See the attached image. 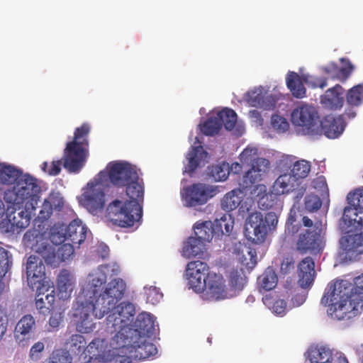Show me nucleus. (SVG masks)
<instances>
[{
  "label": "nucleus",
  "mask_w": 363,
  "mask_h": 363,
  "mask_svg": "<svg viewBox=\"0 0 363 363\" xmlns=\"http://www.w3.org/2000/svg\"><path fill=\"white\" fill-rule=\"evenodd\" d=\"M354 285L347 280H337L328 284L326 291L321 298V303L328 305V312L331 317L343 320L346 317L360 313L363 310V273L355 277Z\"/></svg>",
  "instance_id": "f257e3e1"
},
{
  "label": "nucleus",
  "mask_w": 363,
  "mask_h": 363,
  "mask_svg": "<svg viewBox=\"0 0 363 363\" xmlns=\"http://www.w3.org/2000/svg\"><path fill=\"white\" fill-rule=\"evenodd\" d=\"M111 267L109 264L100 265L90 272L86 277L85 286L77 298V306L74 310L73 320L77 330L80 333H89L95 328L91 317L92 309L89 306L91 303H94L99 294L102 293Z\"/></svg>",
  "instance_id": "f03ea898"
},
{
  "label": "nucleus",
  "mask_w": 363,
  "mask_h": 363,
  "mask_svg": "<svg viewBox=\"0 0 363 363\" xmlns=\"http://www.w3.org/2000/svg\"><path fill=\"white\" fill-rule=\"evenodd\" d=\"M90 126L83 123L75 129L72 141L67 143L63 154V166L69 172L78 173L89 155Z\"/></svg>",
  "instance_id": "7ed1b4c3"
},
{
  "label": "nucleus",
  "mask_w": 363,
  "mask_h": 363,
  "mask_svg": "<svg viewBox=\"0 0 363 363\" xmlns=\"http://www.w3.org/2000/svg\"><path fill=\"white\" fill-rule=\"evenodd\" d=\"M142 214V206L137 201L115 199L108 205L105 218L114 225L129 228L141 219Z\"/></svg>",
  "instance_id": "20e7f679"
},
{
  "label": "nucleus",
  "mask_w": 363,
  "mask_h": 363,
  "mask_svg": "<svg viewBox=\"0 0 363 363\" xmlns=\"http://www.w3.org/2000/svg\"><path fill=\"white\" fill-rule=\"evenodd\" d=\"M126 284L121 278H114L106 286L102 293L95 298L94 303H91L89 308L92 309L91 315L101 319L108 314L111 308L121 301L125 292Z\"/></svg>",
  "instance_id": "39448f33"
},
{
  "label": "nucleus",
  "mask_w": 363,
  "mask_h": 363,
  "mask_svg": "<svg viewBox=\"0 0 363 363\" xmlns=\"http://www.w3.org/2000/svg\"><path fill=\"white\" fill-rule=\"evenodd\" d=\"M40 191L37 179L29 174H22L13 187L4 192V199L9 204L21 206L26 201H35Z\"/></svg>",
  "instance_id": "423d86ee"
},
{
  "label": "nucleus",
  "mask_w": 363,
  "mask_h": 363,
  "mask_svg": "<svg viewBox=\"0 0 363 363\" xmlns=\"http://www.w3.org/2000/svg\"><path fill=\"white\" fill-rule=\"evenodd\" d=\"M106 318V331L111 334L115 333L114 338L124 336V333L130 330V326L135 315V306L129 302H122L115 305L108 312Z\"/></svg>",
  "instance_id": "0eeeda50"
},
{
  "label": "nucleus",
  "mask_w": 363,
  "mask_h": 363,
  "mask_svg": "<svg viewBox=\"0 0 363 363\" xmlns=\"http://www.w3.org/2000/svg\"><path fill=\"white\" fill-rule=\"evenodd\" d=\"M277 223L278 216L274 212H268L264 217L259 212L251 213L246 226L248 240L256 244L263 243L268 233L275 230Z\"/></svg>",
  "instance_id": "6e6552de"
},
{
  "label": "nucleus",
  "mask_w": 363,
  "mask_h": 363,
  "mask_svg": "<svg viewBox=\"0 0 363 363\" xmlns=\"http://www.w3.org/2000/svg\"><path fill=\"white\" fill-rule=\"evenodd\" d=\"M37 243L32 244L30 247L33 251L42 256V258L37 255H30L26 263L27 281L30 288L35 291V287L45 284H50L49 281L45 280V267L43 259L46 260V252L51 249V247L45 242L40 246Z\"/></svg>",
  "instance_id": "1a4fd4ad"
},
{
  "label": "nucleus",
  "mask_w": 363,
  "mask_h": 363,
  "mask_svg": "<svg viewBox=\"0 0 363 363\" xmlns=\"http://www.w3.org/2000/svg\"><path fill=\"white\" fill-rule=\"evenodd\" d=\"M291 121L304 135H318L320 116L316 108L311 105H298L291 113Z\"/></svg>",
  "instance_id": "9d476101"
},
{
  "label": "nucleus",
  "mask_w": 363,
  "mask_h": 363,
  "mask_svg": "<svg viewBox=\"0 0 363 363\" xmlns=\"http://www.w3.org/2000/svg\"><path fill=\"white\" fill-rule=\"evenodd\" d=\"M136 167L128 162L113 161L106 166V169L99 174V179L108 178L110 183L117 188H124L125 184L136 177Z\"/></svg>",
  "instance_id": "9b49d317"
},
{
  "label": "nucleus",
  "mask_w": 363,
  "mask_h": 363,
  "mask_svg": "<svg viewBox=\"0 0 363 363\" xmlns=\"http://www.w3.org/2000/svg\"><path fill=\"white\" fill-rule=\"evenodd\" d=\"M128 337L124 340V344L118 345V349L124 355H120L119 358L121 363H123L122 359L127 363H130V360L125 358L124 356H128L129 358H134L138 359H145L152 356H155L157 353V349L156 346L147 341L145 336L138 335L136 340L133 341L132 344H126Z\"/></svg>",
  "instance_id": "f8f14e48"
},
{
  "label": "nucleus",
  "mask_w": 363,
  "mask_h": 363,
  "mask_svg": "<svg viewBox=\"0 0 363 363\" xmlns=\"http://www.w3.org/2000/svg\"><path fill=\"white\" fill-rule=\"evenodd\" d=\"M217 194L216 188L203 183H196L184 187L180 194L186 207L204 205Z\"/></svg>",
  "instance_id": "ddd939ff"
},
{
  "label": "nucleus",
  "mask_w": 363,
  "mask_h": 363,
  "mask_svg": "<svg viewBox=\"0 0 363 363\" xmlns=\"http://www.w3.org/2000/svg\"><path fill=\"white\" fill-rule=\"evenodd\" d=\"M237 118L234 110L224 108L216 116L209 117L201 125V130L204 135L210 136L218 133L223 125L226 130H231L236 124Z\"/></svg>",
  "instance_id": "4468645a"
},
{
  "label": "nucleus",
  "mask_w": 363,
  "mask_h": 363,
  "mask_svg": "<svg viewBox=\"0 0 363 363\" xmlns=\"http://www.w3.org/2000/svg\"><path fill=\"white\" fill-rule=\"evenodd\" d=\"M349 206L344 209L342 221L347 226L363 227V190L357 189L347 196Z\"/></svg>",
  "instance_id": "2eb2a0df"
},
{
  "label": "nucleus",
  "mask_w": 363,
  "mask_h": 363,
  "mask_svg": "<svg viewBox=\"0 0 363 363\" xmlns=\"http://www.w3.org/2000/svg\"><path fill=\"white\" fill-rule=\"evenodd\" d=\"M209 267L200 260L191 261L186 266L188 286L196 293H201L206 286Z\"/></svg>",
  "instance_id": "dca6fc26"
},
{
  "label": "nucleus",
  "mask_w": 363,
  "mask_h": 363,
  "mask_svg": "<svg viewBox=\"0 0 363 363\" xmlns=\"http://www.w3.org/2000/svg\"><path fill=\"white\" fill-rule=\"evenodd\" d=\"M321 226V222L315 223L313 230L307 229L299 235L296 244V249L299 253L304 255L318 247Z\"/></svg>",
  "instance_id": "f3484780"
},
{
  "label": "nucleus",
  "mask_w": 363,
  "mask_h": 363,
  "mask_svg": "<svg viewBox=\"0 0 363 363\" xmlns=\"http://www.w3.org/2000/svg\"><path fill=\"white\" fill-rule=\"evenodd\" d=\"M81 204L93 215H96L104 207L105 194L100 187L92 186L82 194Z\"/></svg>",
  "instance_id": "a211bd4d"
},
{
  "label": "nucleus",
  "mask_w": 363,
  "mask_h": 363,
  "mask_svg": "<svg viewBox=\"0 0 363 363\" xmlns=\"http://www.w3.org/2000/svg\"><path fill=\"white\" fill-rule=\"evenodd\" d=\"M35 307L38 312L47 315L53 310L55 301V289L51 284H45L35 287Z\"/></svg>",
  "instance_id": "6ab92c4d"
},
{
  "label": "nucleus",
  "mask_w": 363,
  "mask_h": 363,
  "mask_svg": "<svg viewBox=\"0 0 363 363\" xmlns=\"http://www.w3.org/2000/svg\"><path fill=\"white\" fill-rule=\"evenodd\" d=\"M318 126L319 128L318 135L324 134L327 138L334 139L342 133L346 124L342 116L335 117L328 115L322 120L320 119Z\"/></svg>",
  "instance_id": "aec40b11"
},
{
  "label": "nucleus",
  "mask_w": 363,
  "mask_h": 363,
  "mask_svg": "<svg viewBox=\"0 0 363 363\" xmlns=\"http://www.w3.org/2000/svg\"><path fill=\"white\" fill-rule=\"evenodd\" d=\"M270 162L267 159L258 157L251 163V168L243 176L242 186L247 189L262 180V176L269 169Z\"/></svg>",
  "instance_id": "412c9836"
},
{
  "label": "nucleus",
  "mask_w": 363,
  "mask_h": 363,
  "mask_svg": "<svg viewBox=\"0 0 363 363\" xmlns=\"http://www.w3.org/2000/svg\"><path fill=\"white\" fill-rule=\"evenodd\" d=\"M35 329V320L34 318L30 314L23 315L18 321L13 331L16 342L19 346L24 347L27 345Z\"/></svg>",
  "instance_id": "4be33fe9"
},
{
  "label": "nucleus",
  "mask_w": 363,
  "mask_h": 363,
  "mask_svg": "<svg viewBox=\"0 0 363 363\" xmlns=\"http://www.w3.org/2000/svg\"><path fill=\"white\" fill-rule=\"evenodd\" d=\"M206 286L204 289L208 298L213 300L225 299L228 297L227 287L225 280L220 274H208Z\"/></svg>",
  "instance_id": "5701e85b"
},
{
  "label": "nucleus",
  "mask_w": 363,
  "mask_h": 363,
  "mask_svg": "<svg viewBox=\"0 0 363 363\" xmlns=\"http://www.w3.org/2000/svg\"><path fill=\"white\" fill-rule=\"evenodd\" d=\"M340 245L346 257L351 258L354 255L363 254V233H353L348 231L340 238Z\"/></svg>",
  "instance_id": "b1692460"
},
{
  "label": "nucleus",
  "mask_w": 363,
  "mask_h": 363,
  "mask_svg": "<svg viewBox=\"0 0 363 363\" xmlns=\"http://www.w3.org/2000/svg\"><path fill=\"white\" fill-rule=\"evenodd\" d=\"M315 274L313 259L307 257L303 259L298 265V284L303 288L310 287L314 280Z\"/></svg>",
  "instance_id": "393cba45"
},
{
  "label": "nucleus",
  "mask_w": 363,
  "mask_h": 363,
  "mask_svg": "<svg viewBox=\"0 0 363 363\" xmlns=\"http://www.w3.org/2000/svg\"><path fill=\"white\" fill-rule=\"evenodd\" d=\"M62 230L65 231L62 241L69 240L73 245H80L86 239V228L78 219L72 220Z\"/></svg>",
  "instance_id": "a878e982"
},
{
  "label": "nucleus",
  "mask_w": 363,
  "mask_h": 363,
  "mask_svg": "<svg viewBox=\"0 0 363 363\" xmlns=\"http://www.w3.org/2000/svg\"><path fill=\"white\" fill-rule=\"evenodd\" d=\"M343 88L336 84L335 86L328 89L321 97L322 105L330 110H337L342 107L344 104Z\"/></svg>",
  "instance_id": "bb28decb"
},
{
  "label": "nucleus",
  "mask_w": 363,
  "mask_h": 363,
  "mask_svg": "<svg viewBox=\"0 0 363 363\" xmlns=\"http://www.w3.org/2000/svg\"><path fill=\"white\" fill-rule=\"evenodd\" d=\"M99 342V340H93L86 345V340L82 335L74 334L69 337L66 344L72 352L79 355L84 353L86 348L89 352H91V350Z\"/></svg>",
  "instance_id": "cd10ccee"
},
{
  "label": "nucleus",
  "mask_w": 363,
  "mask_h": 363,
  "mask_svg": "<svg viewBox=\"0 0 363 363\" xmlns=\"http://www.w3.org/2000/svg\"><path fill=\"white\" fill-rule=\"evenodd\" d=\"M125 193L130 199L128 201H137L140 205L144 201V184L138 174L136 177L128 182L125 186Z\"/></svg>",
  "instance_id": "c85d7f7f"
},
{
  "label": "nucleus",
  "mask_w": 363,
  "mask_h": 363,
  "mask_svg": "<svg viewBox=\"0 0 363 363\" xmlns=\"http://www.w3.org/2000/svg\"><path fill=\"white\" fill-rule=\"evenodd\" d=\"M295 182L291 174H281L274 182L272 192L276 196L289 194L295 189Z\"/></svg>",
  "instance_id": "c756f323"
},
{
  "label": "nucleus",
  "mask_w": 363,
  "mask_h": 363,
  "mask_svg": "<svg viewBox=\"0 0 363 363\" xmlns=\"http://www.w3.org/2000/svg\"><path fill=\"white\" fill-rule=\"evenodd\" d=\"M307 354L311 363H332L333 351L325 346H311Z\"/></svg>",
  "instance_id": "7c9ffc66"
},
{
  "label": "nucleus",
  "mask_w": 363,
  "mask_h": 363,
  "mask_svg": "<svg viewBox=\"0 0 363 363\" xmlns=\"http://www.w3.org/2000/svg\"><path fill=\"white\" fill-rule=\"evenodd\" d=\"M74 279L70 272L62 269L57 278V286L61 298H67L73 291Z\"/></svg>",
  "instance_id": "2f4dec72"
},
{
  "label": "nucleus",
  "mask_w": 363,
  "mask_h": 363,
  "mask_svg": "<svg viewBox=\"0 0 363 363\" xmlns=\"http://www.w3.org/2000/svg\"><path fill=\"white\" fill-rule=\"evenodd\" d=\"M277 282V275L272 267L267 268L257 280V288L261 293L272 290L276 287Z\"/></svg>",
  "instance_id": "473e14b6"
},
{
  "label": "nucleus",
  "mask_w": 363,
  "mask_h": 363,
  "mask_svg": "<svg viewBox=\"0 0 363 363\" xmlns=\"http://www.w3.org/2000/svg\"><path fill=\"white\" fill-rule=\"evenodd\" d=\"M133 327L135 332L139 335L145 336L152 333L154 330V320L152 315L143 312L138 315Z\"/></svg>",
  "instance_id": "72a5a7b5"
},
{
  "label": "nucleus",
  "mask_w": 363,
  "mask_h": 363,
  "mask_svg": "<svg viewBox=\"0 0 363 363\" xmlns=\"http://www.w3.org/2000/svg\"><path fill=\"white\" fill-rule=\"evenodd\" d=\"M243 198L244 193L241 189H233L228 192L221 199V208L225 211H232L240 205Z\"/></svg>",
  "instance_id": "f704fd0d"
},
{
  "label": "nucleus",
  "mask_w": 363,
  "mask_h": 363,
  "mask_svg": "<svg viewBox=\"0 0 363 363\" xmlns=\"http://www.w3.org/2000/svg\"><path fill=\"white\" fill-rule=\"evenodd\" d=\"M286 86L292 95L297 99L306 96V89L300 76L294 72H289L286 78Z\"/></svg>",
  "instance_id": "c9c22d12"
},
{
  "label": "nucleus",
  "mask_w": 363,
  "mask_h": 363,
  "mask_svg": "<svg viewBox=\"0 0 363 363\" xmlns=\"http://www.w3.org/2000/svg\"><path fill=\"white\" fill-rule=\"evenodd\" d=\"M353 66L350 62L342 67H339L336 64L332 63L324 68L326 74H329L333 79H336L341 82H345L350 76L353 71Z\"/></svg>",
  "instance_id": "e433bc0d"
},
{
  "label": "nucleus",
  "mask_w": 363,
  "mask_h": 363,
  "mask_svg": "<svg viewBox=\"0 0 363 363\" xmlns=\"http://www.w3.org/2000/svg\"><path fill=\"white\" fill-rule=\"evenodd\" d=\"M8 220L13 230L27 228L30 222V216L27 211L18 209L8 216Z\"/></svg>",
  "instance_id": "4c0bfd02"
},
{
  "label": "nucleus",
  "mask_w": 363,
  "mask_h": 363,
  "mask_svg": "<svg viewBox=\"0 0 363 363\" xmlns=\"http://www.w3.org/2000/svg\"><path fill=\"white\" fill-rule=\"evenodd\" d=\"M194 234L202 242H210L214 235L213 224L210 220L196 223L194 225Z\"/></svg>",
  "instance_id": "58836bf2"
},
{
  "label": "nucleus",
  "mask_w": 363,
  "mask_h": 363,
  "mask_svg": "<svg viewBox=\"0 0 363 363\" xmlns=\"http://www.w3.org/2000/svg\"><path fill=\"white\" fill-rule=\"evenodd\" d=\"M206 156L207 152L203 149L202 146L193 147L187 155L188 164L186 167V171L189 174L194 172L201 160Z\"/></svg>",
  "instance_id": "ea45409f"
},
{
  "label": "nucleus",
  "mask_w": 363,
  "mask_h": 363,
  "mask_svg": "<svg viewBox=\"0 0 363 363\" xmlns=\"http://www.w3.org/2000/svg\"><path fill=\"white\" fill-rule=\"evenodd\" d=\"M22 172L13 166L0 163V184H14Z\"/></svg>",
  "instance_id": "a19ab883"
},
{
  "label": "nucleus",
  "mask_w": 363,
  "mask_h": 363,
  "mask_svg": "<svg viewBox=\"0 0 363 363\" xmlns=\"http://www.w3.org/2000/svg\"><path fill=\"white\" fill-rule=\"evenodd\" d=\"M203 243L196 236L189 237L184 244V256L190 258L200 255L203 252Z\"/></svg>",
  "instance_id": "79ce46f5"
},
{
  "label": "nucleus",
  "mask_w": 363,
  "mask_h": 363,
  "mask_svg": "<svg viewBox=\"0 0 363 363\" xmlns=\"http://www.w3.org/2000/svg\"><path fill=\"white\" fill-rule=\"evenodd\" d=\"M262 301L274 313L281 315L285 314L286 302L284 299H275L272 295H266L262 298Z\"/></svg>",
  "instance_id": "37998d69"
},
{
  "label": "nucleus",
  "mask_w": 363,
  "mask_h": 363,
  "mask_svg": "<svg viewBox=\"0 0 363 363\" xmlns=\"http://www.w3.org/2000/svg\"><path fill=\"white\" fill-rule=\"evenodd\" d=\"M347 103L352 106H359L363 101V84H357L348 90Z\"/></svg>",
  "instance_id": "c03bdc74"
},
{
  "label": "nucleus",
  "mask_w": 363,
  "mask_h": 363,
  "mask_svg": "<svg viewBox=\"0 0 363 363\" xmlns=\"http://www.w3.org/2000/svg\"><path fill=\"white\" fill-rule=\"evenodd\" d=\"M247 282L242 269H233L229 275V284L234 289L241 290Z\"/></svg>",
  "instance_id": "a18cd8bd"
},
{
  "label": "nucleus",
  "mask_w": 363,
  "mask_h": 363,
  "mask_svg": "<svg viewBox=\"0 0 363 363\" xmlns=\"http://www.w3.org/2000/svg\"><path fill=\"white\" fill-rule=\"evenodd\" d=\"M311 170V165L306 160H299L294 163L291 170V175L294 177L296 181L298 179H303L306 177Z\"/></svg>",
  "instance_id": "49530a36"
},
{
  "label": "nucleus",
  "mask_w": 363,
  "mask_h": 363,
  "mask_svg": "<svg viewBox=\"0 0 363 363\" xmlns=\"http://www.w3.org/2000/svg\"><path fill=\"white\" fill-rule=\"evenodd\" d=\"M246 253L241 258V264L248 271H251L257 264V251L250 247H245Z\"/></svg>",
  "instance_id": "de8ad7c7"
},
{
  "label": "nucleus",
  "mask_w": 363,
  "mask_h": 363,
  "mask_svg": "<svg viewBox=\"0 0 363 363\" xmlns=\"http://www.w3.org/2000/svg\"><path fill=\"white\" fill-rule=\"evenodd\" d=\"M256 188L260 190V192L264 193L258 200V206L262 210H269L272 208L274 205V201L272 199V194H267L266 193V186L264 185L259 184L256 186Z\"/></svg>",
  "instance_id": "09e8293b"
},
{
  "label": "nucleus",
  "mask_w": 363,
  "mask_h": 363,
  "mask_svg": "<svg viewBox=\"0 0 363 363\" xmlns=\"http://www.w3.org/2000/svg\"><path fill=\"white\" fill-rule=\"evenodd\" d=\"M211 174L216 180L225 181L229 174L228 167L225 163L212 166Z\"/></svg>",
  "instance_id": "8fccbe9b"
},
{
  "label": "nucleus",
  "mask_w": 363,
  "mask_h": 363,
  "mask_svg": "<svg viewBox=\"0 0 363 363\" xmlns=\"http://www.w3.org/2000/svg\"><path fill=\"white\" fill-rule=\"evenodd\" d=\"M271 125L274 129L280 133L286 132L289 128L287 120L284 117L277 114L272 116Z\"/></svg>",
  "instance_id": "3c124183"
},
{
  "label": "nucleus",
  "mask_w": 363,
  "mask_h": 363,
  "mask_svg": "<svg viewBox=\"0 0 363 363\" xmlns=\"http://www.w3.org/2000/svg\"><path fill=\"white\" fill-rule=\"evenodd\" d=\"M9 264V252L0 243V281L7 273Z\"/></svg>",
  "instance_id": "603ef678"
},
{
  "label": "nucleus",
  "mask_w": 363,
  "mask_h": 363,
  "mask_svg": "<svg viewBox=\"0 0 363 363\" xmlns=\"http://www.w3.org/2000/svg\"><path fill=\"white\" fill-rule=\"evenodd\" d=\"M304 205L306 210L312 212L321 207L322 201L317 195L308 194L304 199Z\"/></svg>",
  "instance_id": "864d4df0"
},
{
  "label": "nucleus",
  "mask_w": 363,
  "mask_h": 363,
  "mask_svg": "<svg viewBox=\"0 0 363 363\" xmlns=\"http://www.w3.org/2000/svg\"><path fill=\"white\" fill-rule=\"evenodd\" d=\"M48 363H72V357L67 352L57 350L52 353Z\"/></svg>",
  "instance_id": "5fc2aeb1"
},
{
  "label": "nucleus",
  "mask_w": 363,
  "mask_h": 363,
  "mask_svg": "<svg viewBox=\"0 0 363 363\" xmlns=\"http://www.w3.org/2000/svg\"><path fill=\"white\" fill-rule=\"evenodd\" d=\"M257 149L255 147H246L240 155V160L243 164L252 163L258 158Z\"/></svg>",
  "instance_id": "6e6d98bb"
},
{
  "label": "nucleus",
  "mask_w": 363,
  "mask_h": 363,
  "mask_svg": "<svg viewBox=\"0 0 363 363\" xmlns=\"http://www.w3.org/2000/svg\"><path fill=\"white\" fill-rule=\"evenodd\" d=\"M62 160L53 161L50 165L47 162L42 164V169L50 175L56 176L61 172Z\"/></svg>",
  "instance_id": "4d7b16f0"
},
{
  "label": "nucleus",
  "mask_w": 363,
  "mask_h": 363,
  "mask_svg": "<svg viewBox=\"0 0 363 363\" xmlns=\"http://www.w3.org/2000/svg\"><path fill=\"white\" fill-rule=\"evenodd\" d=\"M147 302L153 305L160 302L162 298V294L159 291V289L155 286L150 287L146 291Z\"/></svg>",
  "instance_id": "13d9d810"
},
{
  "label": "nucleus",
  "mask_w": 363,
  "mask_h": 363,
  "mask_svg": "<svg viewBox=\"0 0 363 363\" xmlns=\"http://www.w3.org/2000/svg\"><path fill=\"white\" fill-rule=\"evenodd\" d=\"M45 345L42 342H35L30 348L29 357L33 361H38L41 358L42 352L44 351Z\"/></svg>",
  "instance_id": "bf43d9fd"
},
{
  "label": "nucleus",
  "mask_w": 363,
  "mask_h": 363,
  "mask_svg": "<svg viewBox=\"0 0 363 363\" xmlns=\"http://www.w3.org/2000/svg\"><path fill=\"white\" fill-rule=\"evenodd\" d=\"M46 203L50 204L52 209L60 211L64 206L63 198L57 194H51L48 200H45Z\"/></svg>",
  "instance_id": "052dcab7"
},
{
  "label": "nucleus",
  "mask_w": 363,
  "mask_h": 363,
  "mask_svg": "<svg viewBox=\"0 0 363 363\" xmlns=\"http://www.w3.org/2000/svg\"><path fill=\"white\" fill-rule=\"evenodd\" d=\"M51 315L49 319V325L52 330H57L63 320V314L60 311H51Z\"/></svg>",
  "instance_id": "680f3d73"
},
{
  "label": "nucleus",
  "mask_w": 363,
  "mask_h": 363,
  "mask_svg": "<svg viewBox=\"0 0 363 363\" xmlns=\"http://www.w3.org/2000/svg\"><path fill=\"white\" fill-rule=\"evenodd\" d=\"M74 253V248L71 244H65L59 247L58 256L65 261L68 259Z\"/></svg>",
  "instance_id": "e2e57ef3"
},
{
  "label": "nucleus",
  "mask_w": 363,
  "mask_h": 363,
  "mask_svg": "<svg viewBox=\"0 0 363 363\" xmlns=\"http://www.w3.org/2000/svg\"><path fill=\"white\" fill-rule=\"evenodd\" d=\"M52 211L53 210L52 209L50 204L46 203V202L44 201L39 212L38 218L42 221L47 220L51 216Z\"/></svg>",
  "instance_id": "0e129e2a"
},
{
  "label": "nucleus",
  "mask_w": 363,
  "mask_h": 363,
  "mask_svg": "<svg viewBox=\"0 0 363 363\" xmlns=\"http://www.w3.org/2000/svg\"><path fill=\"white\" fill-rule=\"evenodd\" d=\"M295 220L294 216H290L286 222V230L292 235L296 233L299 230V226L294 224Z\"/></svg>",
  "instance_id": "69168bd1"
},
{
  "label": "nucleus",
  "mask_w": 363,
  "mask_h": 363,
  "mask_svg": "<svg viewBox=\"0 0 363 363\" xmlns=\"http://www.w3.org/2000/svg\"><path fill=\"white\" fill-rule=\"evenodd\" d=\"M5 314L2 310L0 309V340L4 337L7 330V322L4 319Z\"/></svg>",
  "instance_id": "338daca9"
},
{
  "label": "nucleus",
  "mask_w": 363,
  "mask_h": 363,
  "mask_svg": "<svg viewBox=\"0 0 363 363\" xmlns=\"http://www.w3.org/2000/svg\"><path fill=\"white\" fill-rule=\"evenodd\" d=\"M294 267V262L289 261V259H286V261H284L281 264V270H289L291 268Z\"/></svg>",
  "instance_id": "774afa93"
}]
</instances>
